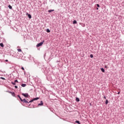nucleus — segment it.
Listing matches in <instances>:
<instances>
[{
	"mask_svg": "<svg viewBox=\"0 0 124 124\" xmlns=\"http://www.w3.org/2000/svg\"><path fill=\"white\" fill-rule=\"evenodd\" d=\"M9 8V9H12V6L10 5H9L8 6Z\"/></svg>",
	"mask_w": 124,
	"mask_h": 124,
	"instance_id": "15",
	"label": "nucleus"
},
{
	"mask_svg": "<svg viewBox=\"0 0 124 124\" xmlns=\"http://www.w3.org/2000/svg\"><path fill=\"white\" fill-rule=\"evenodd\" d=\"M26 86H27V84L25 83H23L21 84V87H23V88H25V87H26Z\"/></svg>",
	"mask_w": 124,
	"mask_h": 124,
	"instance_id": "7",
	"label": "nucleus"
},
{
	"mask_svg": "<svg viewBox=\"0 0 124 124\" xmlns=\"http://www.w3.org/2000/svg\"><path fill=\"white\" fill-rule=\"evenodd\" d=\"M22 102H23V103H30V102H29L28 100H26V99H23Z\"/></svg>",
	"mask_w": 124,
	"mask_h": 124,
	"instance_id": "4",
	"label": "nucleus"
},
{
	"mask_svg": "<svg viewBox=\"0 0 124 124\" xmlns=\"http://www.w3.org/2000/svg\"><path fill=\"white\" fill-rule=\"evenodd\" d=\"M90 57H91L92 59H93V55L91 54V55H90Z\"/></svg>",
	"mask_w": 124,
	"mask_h": 124,
	"instance_id": "22",
	"label": "nucleus"
},
{
	"mask_svg": "<svg viewBox=\"0 0 124 124\" xmlns=\"http://www.w3.org/2000/svg\"><path fill=\"white\" fill-rule=\"evenodd\" d=\"M18 52H22V49H17Z\"/></svg>",
	"mask_w": 124,
	"mask_h": 124,
	"instance_id": "21",
	"label": "nucleus"
},
{
	"mask_svg": "<svg viewBox=\"0 0 124 124\" xmlns=\"http://www.w3.org/2000/svg\"><path fill=\"white\" fill-rule=\"evenodd\" d=\"M24 73L25 74V73H26V72L24 71Z\"/></svg>",
	"mask_w": 124,
	"mask_h": 124,
	"instance_id": "35",
	"label": "nucleus"
},
{
	"mask_svg": "<svg viewBox=\"0 0 124 124\" xmlns=\"http://www.w3.org/2000/svg\"><path fill=\"white\" fill-rule=\"evenodd\" d=\"M39 99V97H36V98H34L33 99V100H34H34H38V99Z\"/></svg>",
	"mask_w": 124,
	"mask_h": 124,
	"instance_id": "13",
	"label": "nucleus"
},
{
	"mask_svg": "<svg viewBox=\"0 0 124 124\" xmlns=\"http://www.w3.org/2000/svg\"><path fill=\"white\" fill-rule=\"evenodd\" d=\"M51 31H50V29H46V32H50Z\"/></svg>",
	"mask_w": 124,
	"mask_h": 124,
	"instance_id": "16",
	"label": "nucleus"
},
{
	"mask_svg": "<svg viewBox=\"0 0 124 124\" xmlns=\"http://www.w3.org/2000/svg\"><path fill=\"white\" fill-rule=\"evenodd\" d=\"M108 100H106L105 104H106V105H107V104H108Z\"/></svg>",
	"mask_w": 124,
	"mask_h": 124,
	"instance_id": "20",
	"label": "nucleus"
},
{
	"mask_svg": "<svg viewBox=\"0 0 124 124\" xmlns=\"http://www.w3.org/2000/svg\"><path fill=\"white\" fill-rule=\"evenodd\" d=\"M26 15L27 16H28V18H29V19H31V15L28 13H26Z\"/></svg>",
	"mask_w": 124,
	"mask_h": 124,
	"instance_id": "5",
	"label": "nucleus"
},
{
	"mask_svg": "<svg viewBox=\"0 0 124 124\" xmlns=\"http://www.w3.org/2000/svg\"><path fill=\"white\" fill-rule=\"evenodd\" d=\"M8 93H11L13 96L15 97V93L12 92L11 91H8Z\"/></svg>",
	"mask_w": 124,
	"mask_h": 124,
	"instance_id": "3",
	"label": "nucleus"
},
{
	"mask_svg": "<svg viewBox=\"0 0 124 124\" xmlns=\"http://www.w3.org/2000/svg\"><path fill=\"white\" fill-rule=\"evenodd\" d=\"M104 98L105 99H106V96H104Z\"/></svg>",
	"mask_w": 124,
	"mask_h": 124,
	"instance_id": "30",
	"label": "nucleus"
},
{
	"mask_svg": "<svg viewBox=\"0 0 124 124\" xmlns=\"http://www.w3.org/2000/svg\"><path fill=\"white\" fill-rule=\"evenodd\" d=\"M15 83L18 82V80L17 79H16L14 81Z\"/></svg>",
	"mask_w": 124,
	"mask_h": 124,
	"instance_id": "26",
	"label": "nucleus"
},
{
	"mask_svg": "<svg viewBox=\"0 0 124 124\" xmlns=\"http://www.w3.org/2000/svg\"><path fill=\"white\" fill-rule=\"evenodd\" d=\"M75 123H76V124H81V123H80V121H76Z\"/></svg>",
	"mask_w": 124,
	"mask_h": 124,
	"instance_id": "17",
	"label": "nucleus"
},
{
	"mask_svg": "<svg viewBox=\"0 0 124 124\" xmlns=\"http://www.w3.org/2000/svg\"><path fill=\"white\" fill-rule=\"evenodd\" d=\"M53 11H55V10H49L48 11V12L49 13H51V12H53Z\"/></svg>",
	"mask_w": 124,
	"mask_h": 124,
	"instance_id": "11",
	"label": "nucleus"
},
{
	"mask_svg": "<svg viewBox=\"0 0 124 124\" xmlns=\"http://www.w3.org/2000/svg\"><path fill=\"white\" fill-rule=\"evenodd\" d=\"M96 10H98V8H96Z\"/></svg>",
	"mask_w": 124,
	"mask_h": 124,
	"instance_id": "33",
	"label": "nucleus"
},
{
	"mask_svg": "<svg viewBox=\"0 0 124 124\" xmlns=\"http://www.w3.org/2000/svg\"><path fill=\"white\" fill-rule=\"evenodd\" d=\"M57 62H59V61H57Z\"/></svg>",
	"mask_w": 124,
	"mask_h": 124,
	"instance_id": "34",
	"label": "nucleus"
},
{
	"mask_svg": "<svg viewBox=\"0 0 124 124\" xmlns=\"http://www.w3.org/2000/svg\"><path fill=\"white\" fill-rule=\"evenodd\" d=\"M43 43H44V41H43L42 42L37 44L36 45V47H40V46H42Z\"/></svg>",
	"mask_w": 124,
	"mask_h": 124,
	"instance_id": "1",
	"label": "nucleus"
},
{
	"mask_svg": "<svg viewBox=\"0 0 124 124\" xmlns=\"http://www.w3.org/2000/svg\"><path fill=\"white\" fill-rule=\"evenodd\" d=\"M22 95H23L24 97H29V93H22Z\"/></svg>",
	"mask_w": 124,
	"mask_h": 124,
	"instance_id": "2",
	"label": "nucleus"
},
{
	"mask_svg": "<svg viewBox=\"0 0 124 124\" xmlns=\"http://www.w3.org/2000/svg\"><path fill=\"white\" fill-rule=\"evenodd\" d=\"M15 89H18V86H15Z\"/></svg>",
	"mask_w": 124,
	"mask_h": 124,
	"instance_id": "27",
	"label": "nucleus"
},
{
	"mask_svg": "<svg viewBox=\"0 0 124 124\" xmlns=\"http://www.w3.org/2000/svg\"><path fill=\"white\" fill-rule=\"evenodd\" d=\"M76 100L77 102H79V101H80V99H79V98H78V97H77L76 98Z\"/></svg>",
	"mask_w": 124,
	"mask_h": 124,
	"instance_id": "8",
	"label": "nucleus"
},
{
	"mask_svg": "<svg viewBox=\"0 0 124 124\" xmlns=\"http://www.w3.org/2000/svg\"><path fill=\"white\" fill-rule=\"evenodd\" d=\"M120 92L118 93V94H120Z\"/></svg>",
	"mask_w": 124,
	"mask_h": 124,
	"instance_id": "31",
	"label": "nucleus"
},
{
	"mask_svg": "<svg viewBox=\"0 0 124 124\" xmlns=\"http://www.w3.org/2000/svg\"><path fill=\"white\" fill-rule=\"evenodd\" d=\"M0 47H2V48H3V47H4V45H3V43H0Z\"/></svg>",
	"mask_w": 124,
	"mask_h": 124,
	"instance_id": "10",
	"label": "nucleus"
},
{
	"mask_svg": "<svg viewBox=\"0 0 124 124\" xmlns=\"http://www.w3.org/2000/svg\"><path fill=\"white\" fill-rule=\"evenodd\" d=\"M101 70L102 72H105V70H104V68H101Z\"/></svg>",
	"mask_w": 124,
	"mask_h": 124,
	"instance_id": "12",
	"label": "nucleus"
},
{
	"mask_svg": "<svg viewBox=\"0 0 124 124\" xmlns=\"http://www.w3.org/2000/svg\"><path fill=\"white\" fill-rule=\"evenodd\" d=\"M33 101H34V100H33V99H31V100H30L29 102H29V103H31V102H33Z\"/></svg>",
	"mask_w": 124,
	"mask_h": 124,
	"instance_id": "19",
	"label": "nucleus"
},
{
	"mask_svg": "<svg viewBox=\"0 0 124 124\" xmlns=\"http://www.w3.org/2000/svg\"><path fill=\"white\" fill-rule=\"evenodd\" d=\"M5 62H8V60H5Z\"/></svg>",
	"mask_w": 124,
	"mask_h": 124,
	"instance_id": "32",
	"label": "nucleus"
},
{
	"mask_svg": "<svg viewBox=\"0 0 124 124\" xmlns=\"http://www.w3.org/2000/svg\"><path fill=\"white\" fill-rule=\"evenodd\" d=\"M80 25H81L83 28L86 26V25H85L84 23H80Z\"/></svg>",
	"mask_w": 124,
	"mask_h": 124,
	"instance_id": "9",
	"label": "nucleus"
},
{
	"mask_svg": "<svg viewBox=\"0 0 124 124\" xmlns=\"http://www.w3.org/2000/svg\"><path fill=\"white\" fill-rule=\"evenodd\" d=\"M17 97H19V98H20V97H21V96H20V95H17Z\"/></svg>",
	"mask_w": 124,
	"mask_h": 124,
	"instance_id": "29",
	"label": "nucleus"
},
{
	"mask_svg": "<svg viewBox=\"0 0 124 124\" xmlns=\"http://www.w3.org/2000/svg\"><path fill=\"white\" fill-rule=\"evenodd\" d=\"M73 24H77V21L76 20H74L73 21Z\"/></svg>",
	"mask_w": 124,
	"mask_h": 124,
	"instance_id": "14",
	"label": "nucleus"
},
{
	"mask_svg": "<svg viewBox=\"0 0 124 124\" xmlns=\"http://www.w3.org/2000/svg\"><path fill=\"white\" fill-rule=\"evenodd\" d=\"M19 99L20 101H23V99H22V98H21V97H19Z\"/></svg>",
	"mask_w": 124,
	"mask_h": 124,
	"instance_id": "25",
	"label": "nucleus"
},
{
	"mask_svg": "<svg viewBox=\"0 0 124 124\" xmlns=\"http://www.w3.org/2000/svg\"><path fill=\"white\" fill-rule=\"evenodd\" d=\"M21 69H22V70H25V68H24L23 67H21Z\"/></svg>",
	"mask_w": 124,
	"mask_h": 124,
	"instance_id": "28",
	"label": "nucleus"
},
{
	"mask_svg": "<svg viewBox=\"0 0 124 124\" xmlns=\"http://www.w3.org/2000/svg\"><path fill=\"white\" fill-rule=\"evenodd\" d=\"M43 101H41L40 103L38 104V106H42L43 105Z\"/></svg>",
	"mask_w": 124,
	"mask_h": 124,
	"instance_id": "6",
	"label": "nucleus"
},
{
	"mask_svg": "<svg viewBox=\"0 0 124 124\" xmlns=\"http://www.w3.org/2000/svg\"><path fill=\"white\" fill-rule=\"evenodd\" d=\"M96 6L98 7H100V6L99 5V4H96Z\"/></svg>",
	"mask_w": 124,
	"mask_h": 124,
	"instance_id": "23",
	"label": "nucleus"
},
{
	"mask_svg": "<svg viewBox=\"0 0 124 124\" xmlns=\"http://www.w3.org/2000/svg\"><path fill=\"white\" fill-rule=\"evenodd\" d=\"M0 79H2V80H5V78L2 77L0 78Z\"/></svg>",
	"mask_w": 124,
	"mask_h": 124,
	"instance_id": "24",
	"label": "nucleus"
},
{
	"mask_svg": "<svg viewBox=\"0 0 124 124\" xmlns=\"http://www.w3.org/2000/svg\"><path fill=\"white\" fill-rule=\"evenodd\" d=\"M11 84H12V85H16V82H15V81L14 82H12Z\"/></svg>",
	"mask_w": 124,
	"mask_h": 124,
	"instance_id": "18",
	"label": "nucleus"
}]
</instances>
